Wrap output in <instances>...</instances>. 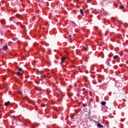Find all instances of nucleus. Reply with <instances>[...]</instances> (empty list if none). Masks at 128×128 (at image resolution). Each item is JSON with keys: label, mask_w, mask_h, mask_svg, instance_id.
Masks as SVG:
<instances>
[{"label": "nucleus", "mask_w": 128, "mask_h": 128, "mask_svg": "<svg viewBox=\"0 0 128 128\" xmlns=\"http://www.w3.org/2000/svg\"><path fill=\"white\" fill-rule=\"evenodd\" d=\"M64 60H66V58L62 57V58H61V62H60L61 66H62V64H64Z\"/></svg>", "instance_id": "f257e3e1"}, {"label": "nucleus", "mask_w": 128, "mask_h": 128, "mask_svg": "<svg viewBox=\"0 0 128 128\" xmlns=\"http://www.w3.org/2000/svg\"><path fill=\"white\" fill-rule=\"evenodd\" d=\"M97 126L98 128H104V126L100 124V122H98L97 124Z\"/></svg>", "instance_id": "f03ea898"}, {"label": "nucleus", "mask_w": 128, "mask_h": 128, "mask_svg": "<svg viewBox=\"0 0 128 128\" xmlns=\"http://www.w3.org/2000/svg\"><path fill=\"white\" fill-rule=\"evenodd\" d=\"M10 104V101H8L4 103V106H9Z\"/></svg>", "instance_id": "7ed1b4c3"}, {"label": "nucleus", "mask_w": 128, "mask_h": 128, "mask_svg": "<svg viewBox=\"0 0 128 128\" xmlns=\"http://www.w3.org/2000/svg\"><path fill=\"white\" fill-rule=\"evenodd\" d=\"M8 50V46H4L2 48V50Z\"/></svg>", "instance_id": "20e7f679"}, {"label": "nucleus", "mask_w": 128, "mask_h": 128, "mask_svg": "<svg viewBox=\"0 0 128 128\" xmlns=\"http://www.w3.org/2000/svg\"><path fill=\"white\" fill-rule=\"evenodd\" d=\"M16 74H18V76H22V74L19 72H17Z\"/></svg>", "instance_id": "39448f33"}, {"label": "nucleus", "mask_w": 128, "mask_h": 128, "mask_svg": "<svg viewBox=\"0 0 128 128\" xmlns=\"http://www.w3.org/2000/svg\"><path fill=\"white\" fill-rule=\"evenodd\" d=\"M102 106H106V102L103 101L101 102Z\"/></svg>", "instance_id": "423d86ee"}, {"label": "nucleus", "mask_w": 128, "mask_h": 128, "mask_svg": "<svg viewBox=\"0 0 128 128\" xmlns=\"http://www.w3.org/2000/svg\"><path fill=\"white\" fill-rule=\"evenodd\" d=\"M80 13L83 16H84V11L82 10V9L80 10Z\"/></svg>", "instance_id": "0eeeda50"}, {"label": "nucleus", "mask_w": 128, "mask_h": 128, "mask_svg": "<svg viewBox=\"0 0 128 128\" xmlns=\"http://www.w3.org/2000/svg\"><path fill=\"white\" fill-rule=\"evenodd\" d=\"M17 68L19 72H22V68L18 67Z\"/></svg>", "instance_id": "6e6552de"}, {"label": "nucleus", "mask_w": 128, "mask_h": 128, "mask_svg": "<svg viewBox=\"0 0 128 128\" xmlns=\"http://www.w3.org/2000/svg\"><path fill=\"white\" fill-rule=\"evenodd\" d=\"M118 58V56L116 55L113 57V58L114 60H116V58Z\"/></svg>", "instance_id": "1a4fd4ad"}, {"label": "nucleus", "mask_w": 128, "mask_h": 128, "mask_svg": "<svg viewBox=\"0 0 128 128\" xmlns=\"http://www.w3.org/2000/svg\"><path fill=\"white\" fill-rule=\"evenodd\" d=\"M120 8L121 10H124V6H120Z\"/></svg>", "instance_id": "9d476101"}, {"label": "nucleus", "mask_w": 128, "mask_h": 128, "mask_svg": "<svg viewBox=\"0 0 128 128\" xmlns=\"http://www.w3.org/2000/svg\"><path fill=\"white\" fill-rule=\"evenodd\" d=\"M68 40H72V35H70L68 37Z\"/></svg>", "instance_id": "9b49d317"}, {"label": "nucleus", "mask_w": 128, "mask_h": 128, "mask_svg": "<svg viewBox=\"0 0 128 128\" xmlns=\"http://www.w3.org/2000/svg\"><path fill=\"white\" fill-rule=\"evenodd\" d=\"M46 106V104H42V108H44V106Z\"/></svg>", "instance_id": "f8f14e48"}, {"label": "nucleus", "mask_w": 128, "mask_h": 128, "mask_svg": "<svg viewBox=\"0 0 128 128\" xmlns=\"http://www.w3.org/2000/svg\"><path fill=\"white\" fill-rule=\"evenodd\" d=\"M123 102H126V99H123Z\"/></svg>", "instance_id": "ddd939ff"}, {"label": "nucleus", "mask_w": 128, "mask_h": 128, "mask_svg": "<svg viewBox=\"0 0 128 128\" xmlns=\"http://www.w3.org/2000/svg\"><path fill=\"white\" fill-rule=\"evenodd\" d=\"M82 90L83 92H84V90H86V89H85L84 88H82Z\"/></svg>", "instance_id": "4468645a"}, {"label": "nucleus", "mask_w": 128, "mask_h": 128, "mask_svg": "<svg viewBox=\"0 0 128 128\" xmlns=\"http://www.w3.org/2000/svg\"><path fill=\"white\" fill-rule=\"evenodd\" d=\"M40 81H38V82H37V84H40Z\"/></svg>", "instance_id": "2eb2a0df"}, {"label": "nucleus", "mask_w": 128, "mask_h": 128, "mask_svg": "<svg viewBox=\"0 0 128 128\" xmlns=\"http://www.w3.org/2000/svg\"><path fill=\"white\" fill-rule=\"evenodd\" d=\"M12 40L15 41V40H16V39L14 38H12Z\"/></svg>", "instance_id": "dca6fc26"}, {"label": "nucleus", "mask_w": 128, "mask_h": 128, "mask_svg": "<svg viewBox=\"0 0 128 128\" xmlns=\"http://www.w3.org/2000/svg\"><path fill=\"white\" fill-rule=\"evenodd\" d=\"M18 94H22V92H20H20H18Z\"/></svg>", "instance_id": "f3484780"}, {"label": "nucleus", "mask_w": 128, "mask_h": 128, "mask_svg": "<svg viewBox=\"0 0 128 128\" xmlns=\"http://www.w3.org/2000/svg\"><path fill=\"white\" fill-rule=\"evenodd\" d=\"M84 50H88V48L86 47H85Z\"/></svg>", "instance_id": "a211bd4d"}, {"label": "nucleus", "mask_w": 128, "mask_h": 128, "mask_svg": "<svg viewBox=\"0 0 128 128\" xmlns=\"http://www.w3.org/2000/svg\"><path fill=\"white\" fill-rule=\"evenodd\" d=\"M43 78H46V76L44 75Z\"/></svg>", "instance_id": "6ab92c4d"}, {"label": "nucleus", "mask_w": 128, "mask_h": 128, "mask_svg": "<svg viewBox=\"0 0 128 128\" xmlns=\"http://www.w3.org/2000/svg\"><path fill=\"white\" fill-rule=\"evenodd\" d=\"M37 72H40V70H37Z\"/></svg>", "instance_id": "aec40b11"}, {"label": "nucleus", "mask_w": 128, "mask_h": 128, "mask_svg": "<svg viewBox=\"0 0 128 128\" xmlns=\"http://www.w3.org/2000/svg\"><path fill=\"white\" fill-rule=\"evenodd\" d=\"M86 11L88 12H89V10H87Z\"/></svg>", "instance_id": "412c9836"}, {"label": "nucleus", "mask_w": 128, "mask_h": 128, "mask_svg": "<svg viewBox=\"0 0 128 128\" xmlns=\"http://www.w3.org/2000/svg\"><path fill=\"white\" fill-rule=\"evenodd\" d=\"M83 106H86V105H84V104H83Z\"/></svg>", "instance_id": "4be33fe9"}, {"label": "nucleus", "mask_w": 128, "mask_h": 128, "mask_svg": "<svg viewBox=\"0 0 128 128\" xmlns=\"http://www.w3.org/2000/svg\"><path fill=\"white\" fill-rule=\"evenodd\" d=\"M2 24H5V23H2Z\"/></svg>", "instance_id": "5701e85b"}, {"label": "nucleus", "mask_w": 128, "mask_h": 128, "mask_svg": "<svg viewBox=\"0 0 128 128\" xmlns=\"http://www.w3.org/2000/svg\"><path fill=\"white\" fill-rule=\"evenodd\" d=\"M108 56H110V55H108Z\"/></svg>", "instance_id": "b1692460"}, {"label": "nucleus", "mask_w": 128, "mask_h": 128, "mask_svg": "<svg viewBox=\"0 0 128 128\" xmlns=\"http://www.w3.org/2000/svg\"><path fill=\"white\" fill-rule=\"evenodd\" d=\"M1 112L0 110V112Z\"/></svg>", "instance_id": "393cba45"}]
</instances>
